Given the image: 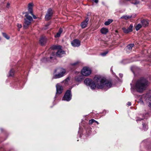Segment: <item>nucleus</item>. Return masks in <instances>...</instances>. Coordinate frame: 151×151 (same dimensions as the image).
<instances>
[{
	"label": "nucleus",
	"mask_w": 151,
	"mask_h": 151,
	"mask_svg": "<svg viewBox=\"0 0 151 151\" xmlns=\"http://www.w3.org/2000/svg\"><path fill=\"white\" fill-rule=\"evenodd\" d=\"M84 83L86 85L90 86L92 89H94L97 88L107 90L112 86L111 82L106 81L105 78L100 76L95 77L93 81L87 78L84 80Z\"/></svg>",
	"instance_id": "1"
},
{
	"label": "nucleus",
	"mask_w": 151,
	"mask_h": 151,
	"mask_svg": "<svg viewBox=\"0 0 151 151\" xmlns=\"http://www.w3.org/2000/svg\"><path fill=\"white\" fill-rule=\"evenodd\" d=\"M148 83V81L146 79L141 78L137 81L135 89L137 91L142 92L145 89Z\"/></svg>",
	"instance_id": "2"
},
{
	"label": "nucleus",
	"mask_w": 151,
	"mask_h": 151,
	"mask_svg": "<svg viewBox=\"0 0 151 151\" xmlns=\"http://www.w3.org/2000/svg\"><path fill=\"white\" fill-rule=\"evenodd\" d=\"M145 100L146 102H148L149 106L151 108V96L149 94L143 95L140 99L139 101H138V103L141 104H144L143 100Z\"/></svg>",
	"instance_id": "3"
},
{
	"label": "nucleus",
	"mask_w": 151,
	"mask_h": 151,
	"mask_svg": "<svg viewBox=\"0 0 151 151\" xmlns=\"http://www.w3.org/2000/svg\"><path fill=\"white\" fill-rule=\"evenodd\" d=\"M55 72L57 74L54 76L53 78H58L64 76L65 70L64 69L60 68L57 69L55 70Z\"/></svg>",
	"instance_id": "4"
},
{
	"label": "nucleus",
	"mask_w": 151,
	"mask_h": 151,
	"mask_svg": "<svg viewBox=\"0 0 151 151\" xmlns=\"http://www.w3.org/2000/svg\"><path fill=\"white\" fill-rule=\"evenodd\" d=\"M25 17V18L24 19V22L23 24V27L24 29L27 28L31 24V22L33 20L32 17L28 15L26 13Z\"/></svg>",
	"instance_id": "5"
},
{
	"label": "nucleus",
	"mask_w": 151,
	"mask_h": 151,
	"mask_svg": "<svg viewBox=\"0 0 151 151\" xmlns=\"http://www.w3.org/2000/svg\"><path fill=\"white\" fill-rule=\"evenodd\" d=\"M61 46H55L53 47L54 49H59L56 53V55L59 57H62L65 54V52L61 49Z\"/></svg>",
	"instance_id": "6"
},
{
	"label": "nucleus",
	"mask_w": 151,
	"mask_h": 151,
	"mask_svg": "<svg viewBox=\"0 0 151 151\" xmlns=\"http://www.w3.org/2000/svg\"><path fill=\"white\" fill-rule=\"evenodd\" d=\"M91 70L89 68L84 67L81 70V73L83 76H87L91 74Z\"/></svg>",
	"instance_id": "7"
},
{
	"label": "nucleus",
	"mask_w": 151,
	"mask_h": 151,
	"mask_svg": "<svg viewBox=\"0 0 151 151\" xmlns=\"http://www.w3.org/2000/svg\"><path fill=\"white\" fill-rule=\"evenodd\" d=\"M71 98V91L70 90H68L63 98V100L67 101H69Z\"/></svg>",
	"instance_id": "8"
},
{
	"label": "nucleus",
	"mask_w": 151,
	"mask_h": 151,
	"mask_svg": "<svg viewBox=\"0 0 151 151\" xmlns=\"http://www.w3.org/2000/svg\"><path fill=\"white\" fill-rule=\"evenodd\" d=\"M53 14L52 9L51 8L49 9L45 16V19L46 20H48L50 19Z\"/></svg>",
	"instance_id": "9"
},
{
	"label": "nucleus",
	"mask_w": 151,
	"mask_h": 151,
	"mask_svg": "<svg viewBox=\"0 0 151 151\" xmlns=\"http://www.w3.org/2000/svg\"><path fill=\"white\" fill-rule=\"evenodd\" d=\"M56 95H59L61 93L63 90V86L59 83H58L56 86Z\"/></svg>",
	"instance_id": "10"
},
{
	"label": "nucleus",
	"mask_w": 151,
	"mask_h": 151,
	"mask_svg": "<svg viewBox=\"0 0 151 151\" xmlns=\"http://www.w3.org/2000/svg\"><path fill=\"white\" fill-rule=\"evenodd\" d=\"M133 27V25L132 24H131L127 29H126L125 27H123L122 29L124 33H128L132 31Z\"/></svg>",
	"instance_id": "11"
},
{
	"label": "nucleus",
	"mask_w": 151,
	"mask_h": 151,
	"mask_svg": "<svg viewBox=\"0 0 151 151\" xmlns=\"http://www.w3.org/2000/svg\"><path fill=\"white\" fill-rule=\"evenodd\" d=\"M71 44L74 47H78L80 45V42L78 40L75 39L71 42Z\"/></svg>",
	"instance_id": "12"
},
{
	"label": "nucleus",
	"mask_w": 151,
	"mask_h": 151,
	"mask_svg": "<svg viewBox=\"0 0 151 151\" xmlns=\"http://www.w3.org/2000/svg\"><path fill=\"white\" fill-rule=\"evenodd\" d=\"M89 20V18H87L85 21L81 23V26L82 28H84L87 26Z\"/></svg>",
	"instance_id": "13"
},
{
	"label": "nucleus",
	"mask_w": 151,
	"mask_h": 151,
	"mask_svg": "<svg viewBox=\"0 0 151 151\" xmlns=\"http://www.w3.org/2000/svg\"><path fill=\"white\" fill-rule=\"evenodd\" d=\"M40 42L41 45H44L46 42V38L45 37H42L40 40Z\"/></svg>",
	"instance_id": "14"
},
{
	"label": "nucleus",
	"mask_w": 151,
	"mask_h": 151,
	"mask_svg": "<svg viewBox=\"0 0 151 151\" xmlns=\"http://www.w3.org/2000/svg\"><path fill=\"white\" fill-rule=\"evenodd\" d=\"M32 6L33 4L32 3H30L28 4V11L30 14H32Z\"/></svg>",
	"instance_id": "15"
},
{
	"label": "nucleus",
	"mask_w": 151,
	"mask_h": 151,
	"mask_svg": "<svg viewBox=\"0 0 151 151\" xmlns=\"http://www.w3.org/2000/svg\"><path fill=\"white\" fill-rule=\"evenodd\" d=\"M63 31V29L61 28H60L58 32L55 35V37H60L61 33Z\"/></svg>",
	"instance_id": "16"
},
{
	"label": "nucleus",
	"mask_w": 151,
	"mask_h": 151,
	"mask_svg": "<svg viewBox=\"0 0 151 151\" xmlns=\"http://www.w3.org/2000/svg\"><path fill=\"white\" fill-rule=\"evenodd\" d=\"M101 32L102 34H106L108 32V29L106 28L103 27L101 29Z\"/></svg>",
	"instance_id": "17"
},
{
	"label": "nucleus",
	"mask_w": 151,
	"mask_h": 151,
	"mask_svg": "<svg viewBox=\"0 0 151 151\" xmlns=\"http://www.w3.org/2000/svg\"><path fill=\"white\" fill-rule=\"evenodd\" d=\"M141 23L142 24V26L144 27L147 26L149 24L148 22L145 20H143L142 21Z\"/></svg>",
	"instance_id": "18"
},
{
	"label": "nucleus",
	"mask_w": 151,
	"mask_h": 151,
	"mask_svg": "<svg viewBox=\"0 0 151 151\" xmlns=\"http://www.w3.org/2000/svg\"><path fill=\"white\" fill-rule=\"evenodd\" d=\"M75 80L77 82H81L82 80V76H76L75 77Z\"/></svg>",
	"instance_id": "19"
},
{
	"label": "nucleus",
	"mask_w": 151,
	"mask_h": 151,
	"mask_svg": "<svg viewBox=\"0 0 151 151\" xmlns=\"http://www.w3.org/2000/svg\"><path fill=\"white\" fill-rule=\"evenodd\" d=\"M132 17V16L129 15H124L122 16L121 17V19H124L125 20L127 19H130Z\"/></svg>",
	"instance_id": "20"
},
{
	"label": "nucleus",
	"mask_w": 151,
	"mask_h": 151,
	"mask_svg": "<svg viewBox=\"0 0 151 151\" xmlns=\"http://www.w3.org/2000/svg\"><path fill=\"white\" fill-rule=\"evenodd\" d=\"M14 70L13 69H11L9 73V76L10 77L13 76L14 75Z\"/></svg>",
	"instance_id": "21"
},
{
	"label": "nucleus",
	"mask_w": 151,
	"mask_h": 151,
	"mask_svg": "<svg viewBox=\"0 0 151 151\" xmlns=\"http://www.w3.org/2000/svg\"><path fill=\"white\" fill-rule=\"evenodd\" d=\"M113 20L111 19H109L104 24L106 25H109L111 23L113 22Z\"/></svg>",
	"instance_id": "22"
},
{
	"label": "nucleus",
	"mask_w": 151,
	"mask_h": 151,
	"mask_svg": "<svg viewBox=\"0 0 151 151\" xmlns=\"http://www.w3.org/2000/svg\"><path fill=\"white\" fill-rule=\"evenodd\" d=\"M96 122V123L97 124H99V122H97V121H96L94 119H91V120H90L89 122V124H92L93 123Z\"/></svg>",
	"instance_id": "23"
},
{
	"label": "nucleus",
	"mask_w": 151,
	"mask_h": 151,
	"mask_svg": "<svg viewBox=\"0 0 151 151\" xmlns=\"http://www.w3.org/2000/svg\"><path fill=\"white\" fill-rule=\"evenodd\" d=\"M140 2L139 0H133L132 2V4L137 5Z\"/></svg>",
	"instance_id": "24"
},
{
	"label": "nucleus",
	"mask_w": 151,
	"mask_h": 151,
	"mask_svg": "<svg viewBox=\"0 0 151 151\" xmlns=\"http://www.w3.org/2000/svg\"><path fill=\"white\" fill-rule=\"evenodd\" d=\"M134 45L133 44H130L129 45H128L127 46V48L129 50H132V47H134Z\"/></svg>",
	"instance_id": "25"
},
{
	"label": "nucleus",
	"mask_w": 151,
	"mask_h": 151,
	"mask_svg": "<svg viewBox=\"0 0 151 151\" xmlns=\"http://www.w3.org/2000/svg\"><path fill=\"white\" fill-rule=\"evenodd\" d=\"M142 27V25L141 24H137L135 27V29L136 30L138 31Z\"/></svg>",
	"instance_id": "26"
},
{
	"label": "nucleus",
	"mask_w": 151,
	"mask_h": 151,
	"mask_svg": "<svg viewBox=\"0 0 151 151\" xmlns=\"http://www.w3.org/2000/svg\"><path fill=\"white\" fill-rule=\"evenodd\" d=\"M78 63H79L78 62H77V61L75 63H74L71 64V67H74V66H77V65H78Z\"/></svg>",
	"instance_id": "27"
},
{
	"label": "nucleus",
	"mask_w": 151,
	"mask_h": 151,
	"mask_svg": "<svg viewBox=\"0 0 151 151\" xmlns=\"http://www.w3.org/2000/svg\"><path fill=\"white\" fill-rule=\"evenodd\" d=\"M3 36L7 39H9V37L6 33H3Z\"/></svg>",
	"instance_id": "28"
},
{
	"label": "nucleus",
	"mask_w": 151,
	"mask_h": 151,
	"mask_svg": "<svg viewBox=\"0 0 151 151\" xmlns=\"http://www.w3.org/2000/svg\"><path fill=\"white\" fill-rule=\"evenodd\" d=\"M17 26L19 29L21 28L22 27V25L19 24H17Z\"/></svg>",
	"instance_id": "29"
},
{
	"label": "nucleus",
	"mask_w": 151,
	"mask_h": 151,
	"mask_svg": "<svg viewBox=\"0 0 151 151\" xmlns=\"http://www.w3.org/2000/svg\"><path fill=\"white\" fill-rule=\"evenodd\" d=\"M108 52V51H106L103 52L101 54V55L102 56H105Z\"/></svg>",
	"instance_id": "30"
},
{
	"label": "nucleus",
	"mask_w": 151,
	"mask_h": 151,
	"mask_svg": "<svg viewBox=\"0 0 151 151\" xmlns=\"http://www.w3.org/2000/svg\"><path fill=\"white\" fill-rule=\"evenodd\" d=\"M70 80V79L69 78H67L65 80V83H66V82H67L68 81H69Z\"/></svg>",
	"instance_id": "31"
},
{
	"label": "nucleus",
	"mask_w": 151,
	"mask_h": 151,
	"mask_svg": "<svg viewBox=\"0 0 151 151\" xmlns=\"http://www.w3.org/2000/svg\"><path fill=\"white\" fill-rule=\"evenodd\" d=\"M31 14L32 16L34 19H35L37 18L33 14V12H32V14Z\"/></svg>",
	"instance_id": "32"
},
{
	"label": "nucleus",
	"mask_w": 151,
	"mask_h": 151,
	"mask_svg": "<svg viewBox=\"0 0 151 151\" xmlns=\"http://www.w3.org/2000/svg\"><path fill=\"white\" fill-rule=\"evenodd\" d=\"M143 127L144 128V127L145 126V127L146 128V129H147V126L146 125H145V124H143Z\"/></svg>",
	"instance_id": "33"
},
{
	"label": "nucleus",
	"mask_w": 151,
	"mask_h": 151,
	"mask_svg": "<svg viewBox=\"0 0 151 151\" xmlns=\"http://www.w3.org/2000/svg\"><path fill=\"white\" fill-rule=\"evenodd\" d=\"M10 6V4L9 3H7L6 4V7L9 8Z\"/></svg>",
	"instance_id": "34"
},
{
	"label": "nucleus",
	"mask_w": 151,
	"mask_h": 151,
	"mask_svg": "<svg viewBox=\"0 0 151 151\" xmlns=\"http://www.w3.org/2000/svg\"><path fill=\"white\" fill-rule=\"evenodd\" d=\"M127 105L129 106H130L131 105V103L130 102H128L127 103Z\"/></svg>",
	"instance_id": "35"
},
{
	"label": "nucleus",
	"mask_w": 151,
	"mask_h": 151,
	"mask_svg": "<svg viewBox=\"0 0 151 151\" xmlns=\"http://www.w3.org/2000/svg\"><path fill=\"white\" fill-rule=\"evenodd\" d=\"M96 3H97L98 2V0H93Z\"/></svg>",
	"instance_id": "36"
},
{
	"label": "nucleus",
	"mask_w": 151,
	"mask_h": 151,
	"mask_svg": "<svg viewBox=\"0 0 151 151\" xmlns=\"http://www.w3.org/2000/svg\"><path fill=\"white\" fill-rule=\"evenodd\" d=\"M120 76L121 77H122L123 75H122V74H120Z\"/></svg>",
	"instance_id": "37"
},
{
	"label": "nucleus",
	"mask_w": 151,
	"mask_h": 151,
	"mask_svg": "<svg viewBox=\"0 0 151 151\" xmlns=\"http://www.w3.org/2000/svg\"><path fill=\"white\" fill-rule=\"evenodd\" d=\"M125 0L126 1H131V0Z\"/></svg>",
	"instance_id": "38"
},
{
	"label": "nucleus",
	"mask_w": 151,
	"mask_h": 151,
	"mask_svg": "<svg viewBox=\"0 0 151 151\" xmlns=\"http://www.w3.org/2000/svg\"><path fill=\"white\" fill-rule=\"evenodd\" d=\"M55 53H53V55H55Z\"/></svg>",
	"instance_id": "39"
},
{
	"label": "nucleus",
	"mask_w": 151,
	"mask_h": 151,
	"mask_svg": "<svg viewBox=\"0 0 151 151\" xmlns=\"http://www.w3.org/2000/svg\"><path fill=\"white\" fill-rule=\"evenodd\" d=\"M50 58L51 59V58H52V57H50Z\"/></svg>",
	"instance_id": "40"
}]
</instances>
